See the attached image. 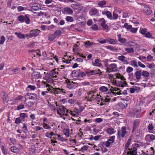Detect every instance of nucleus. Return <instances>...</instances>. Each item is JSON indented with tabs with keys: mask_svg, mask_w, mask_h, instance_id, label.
<instances>
[{
	"mask_svg": "<svg viewBox=\"0 0 155 155\" xmlns=\"http://www.w3.org/2000/svg\"><path fill=\"white\" fill-rule=\"evenodd\" d=\"M127 132L125 127L123 126L121 127V130H118L117 133L118 139H120L125 137V135Z\"/></svg>",
	"mask_w": 155,
	"mask_h": 155,
	"instance_id": "1",
	"label": "nucleus"
},
{
	"mask_svg": "<svg viewBox=\"0 0 155 155\" xmlns=\"http://www.w3.org/2000/svg\"><path fill=\"white\" fill-rule=\"evenodd\" d=\"M66 108L62 106H59L57 110V114L60 116L65 115L67 116V114H64L65 113V110Z\"/></svg>",
	"mask_w": 155,
	"mask_h": 155,
	"instance_id": "2",
	"label": "nucleus"
},
{
	"mask_svg": "<svg viewBox=\"0 0 155 155\" xmlns=\"http://www.w3.org/2000/svg\"><path fill=\"white\" fill-rule=\"evenodd\" d=\"M127 150L128 151L127 153V155H136L137 154V149L135 147L131 148H128Z\"/></svg>",
	"mask_w": 155,
	"mask_h": 155,
	"instance_id": "3",
	"label": "nucleus"
},
{
	"mask_svg": "<svg viewBox=\"0 0 155 155\" xmlns=\"http://www.w3.org/2000/svg\"><path fill=\"white\" fill-rule=\"evenodd\" d=\"M100 69H97L93 70H88L85 71V73L89 75V76L98 74L100 72Z\"/></svg>",
	"mask_w": 155,
	"mask_h": 155,
	"instance_id": "4",
	"label": "nucleus"
},
{
	"mask_svg": "<svg viewBox=\"0 0 155 155\" xmlns=\"http://www.w3.org/2000/svg\"><path fill=\"white\" fill-rule=\"evenodd\" d=\"M140 109H135L134 110L133 113H131L132 115L130 116L131 117H134L136 116V118H140L141 117V116H139L141 113Z\"/></svg>",
	"mask_w": 155,
	"mask_h": 155,
	"instance_id": "5",
	"label": "nucleus"
},
{
	"mask_svg": "<svg viewBox=\"0 0 155 155\" xmlns=\"http://www.w3.org/2000/svg\"><path fill=\"white\" fill-rule=\"evenodd\" d=\"M31 38L37 36L40 32V31L38 29L31 30L30 31Z\"/></svg>",
	"mask_w": 155,
	"mask_h": 155,
	"instance_id": "6",
	"label": "nucleus"
},
{
	"mask_svg": "<svg viewBox=\"0 0 155 155\" xmlns=\"http://www.w3.org/2000/svg\"><path fill=\"white\" fill-rule=\"evenodd\" d=\"M117 67L116 64H111L109 65L108 70H106V72L110 73L114 71V70L116 69Z\"/></svg>",
	"mask_w": 155,
	"mask_h": 155,
	"instance_id": "7",
	"label": "nucleus"
},
{
	"mask_svg": "<svg viewBox=\"0 0 155 155\" xmlns=\"http://www.w3.org/2000/svg\"><path fill=\"white\" fill-rule=\"evenodd\" d=\"M119 90L120 89L116 87H111L110 89V90L111 91L110 94H113L114 95H116V94L117 95H120L121 94V93H120L121 91L117 92H114V91H117Z\"/></svg>",
	"mask_w": 155,
	"mask_h": 155,
	"instance_id": "8",
	"label": "nucleus"
},
{
	"mask_svg": "<svg viewBox=\"0 0 155 155\" xmlns=\"http://www.w3.org/2000/svg\"><path fill=\"white\" fill-rule=\"evenodd\" d=\"M81 5L80 3L78 2H73L71 5V6L74 9H78Z\"/></svg>",
	"mask_w": 155,
	"mask_h": 155,
	"instance_id": "9",
	"label": "nucleus"
},
{
	"mask_svg": "<svg viewBox=\"0 0 155 155\" xmlns=\"http://www.w3.org/2000/svg\"><path fill=\"white\" fill-rule=\"evenodd\" d=\"M80 70H74L71 73V75L72 78H78L80 77Z\"/></svg>",
	"mask_w": 155,
	"mask_h": 155,
	"instance_id": "10",
	"label": "nucleus"
},
{
	"mask_svg": "<svg viewBox=\"0 0 155 155\" xmlns=\"http://www.w3.org/2000/svg\"><path fill=\"white\" fill-rule=\"evenodd\" d=\"M140 123V120L139 119H136L134 121L133 124V129L132 131V133H133L136 129L137 127L138 126Z\"/></svg>",
	"mask_w": 155,
	"mask_h": 155,
	"instance_id": "11",
	"label": "nucleus"
},
{
	"mask_svg": "<svg viewBox=\"0 0 155 155\" xmlns=\"http://www.w3.org/2000/svg\"><path fill=\"white\" fill-rule=\"evenodd\" d=\"M155 139V136L153 134H147L146 135L145 139L147 141H153Z\"/></svg>",
	"mask_w": 155,
	"mask_h": 155,
	"instance_id": "12",
	"label": "nucleus"
},
{
	"mask_svg": "<svg viewBox=\"0 0 155 155\" xmlns=\"http://www.w3.org/2000/svg\"><path fill=\"white\" fill-rule=\"evenodd\" d=\"M99 22H101V25L104 29H107L108 28V26L106 24V21L103 18L100 19L99 20Z\"/></svg>",
	"mask_w": 155,
	"mask_h": 155,
	"instance_id": "13",
	"label": "nucleus"
},
{
	"mask_svg": "<svg viewBox=\"0 0 155 155\" xmlns=\"http://www.w3.org/2000/svg\"><path fill=\"white\" fill-rule=\"evenodd\" d=\"M31 76L33 78L36 79H38L39 78H40L41 77V75L40 74V72L36 71L33 72Z\"/></svg>",
	"mask_w": 155,
	"mask_h": 155,
	"instance_id": "14",
	"label": "nucleus"
},
{
	"mask_svg": "<svg viewBox=\"0 0 155 155\" xmlns=\"http://www.w3.org/2000/svg\"><path fill=\"white\" fill-rule=\"evenodd\" d=\"M125 58L126 57L123 55L119 56L117 57V59L119 60L122 61V62L124 63L125 64H128V62L127 60L125 59Z\"/></svg>",
	"mask_w": 155,
	"mask_h": 155,
	"instance_id": "15",
	"label": "nucleus"
},
{
	"mask_svg": "<svg viewBox=\"0 0 155 155\" xmlns=\"http://www.w3.org/2000/svg\"><path fill=\"white\" fill-rule=\"evenodd\" d=\"M98 11L95 8H92L89 11V13L91 15H98Z\"/></svg>",
	"mask_w": 155,
	"mask_h": 155,
	"instance_id": "16",
	"label": "nucleus"
},
{
	"mask_svg": "<svg viewBox=\"0 0 155 155\" xmlns=\"http://www.w3.org/2000/svg\"><path fill=\"white\" fill-rule=\"evenodd\" d=\"M56 69H54L52 70L49 72L47 73L46 74L48 75L49 76H50L52 78L53 76L54 75H55L56 74H58V72L55 71Z\"/></svg>",
	"mask_w": 155,
	"mask_h": 155,
	"instance_id": "17",
	"label": "nucleus"
},
{
	"mask_svg": "<svg viewBox=\"0 0 155 155\" xmlns=\"http://www.w3.org/2000/svg\"><path fill=\"white\" fill-rule=\"evenodd\" d=\"M141 75V71L140 70L137 71L134 73V75L138 81L140 79Z\"/></svg>",
	"mask_w": 155,
	"mask_h": 155,
	"instance_id": "18",
	"label": "nucleus"
},
{
	"mask_svg": "<svg viewBox=\"0 0 155 155\" xmlns=\"http://www.w3.org/2000/svg\"><path fill=\"white\" fill-rule=\"evenodd\" d=\"M102 14L106 15L107 17L109 19L111 20L112 19V14L111 12L109 11L103 12L102 13Z\"/></svg>",
	"mask_w": 155,
	"mask_h": 155,
	"instance_id": "19",
	"label": "nucleus"
},
{
	"mask_svg": "<svg viewBox=\"0 0 155 155\" xmlns=\"http://www.w3.org/2000/svg\"><path fill=\"white\" fill-rule=\"evenodd\" d=\"M20 118L21 120V121L24 122L25 121V118L28 117V115L27 114L25 113H21L20 114Z\"/></svg>",
	"mask_w": 155,
	"mask_h": 155,
	"instance_id": "20",
	"label": "nucleus"
},
{
	"mask_svg": "<svg viewBox=\"0 0 155 155\" xmlns=\"http://www.w3.org/2000/svg\"><path fill=\"white\" fill-rule=\"evenodd\" d=\"M40 5L39 4H38L36 5V4H34L33 6H32L31 7V11H32V10L34 11H37L39 10V9H40Z\"/></svg>",
	"mask_w": 155,
	"mask_h": 155,
	"instance_id": "21",
	"label": "nucleus"
},
{
	"mask_svg": "<svg viewBox=\"0 0 155 155\" xmlns=\"http://www.w3.org/2000/svg\"><path fill=\"white\" fill-rule=\"evenodd\" d=\"M143 11L146 15H150L152 12L150 8L147 6L144 7Z\"/></svg>",
	"mask_w": 155,
	"mask_h": 155,
	"instance_id": "22",
	"label": "nucleus"
},
{
	"mask_svg": "<svg viewBox=\"0 0 155 155\" xmlns=\"http://www.w3.org/2000/svg\"><path fill=\"white\" fill-rule=\"evenodd\" d=\"M100 60L97 59H96L95 60V61L94 62L92 63V64L94 66H97L98 67H100L102 65L101 63H100Z\"/></svg>",
	"mask_w": 155,
	"mask_h": 155,
	"instance_id": "23",
	"label": "nucleus"
},
{
	"mask_svg": "<svg viewBox=\"0 0 155 155\" xmlns=\"http://www.w3.org/2000/svg\"><path fill=\"white\" fill-rule=\"evenodd\" d=\"M64 12L68 14H72L73 13V10L69 7L64 8Z\"/></svg>",
	"mask_w": 155,
	"mask_h": 155,
	"instance_id": "24",
	"label": "nucleus"
},
{
	"mask_svg": "<svg viewBox=\"0 0 155 155\" xmlns=\"http://www.w3.org/2000/svg\"><path fill=\"white\" fill-rule=\"evenodd\" d=\"M15 35H16L17 37L20 39H25V35L23 34H22L21 32H15Z\"/></svg>",
	"mask_w": 155,
	"mask_h": 155,
	"instance_id": "25",
	"label": "nucleus"
},
{
	"mask_svg": "<svg viewBox=\"0 0 155 155\" xmlns=\"http://www.w3.org/2000/svg\"><path fill=\"white\" fill-rule=\"evenodd\" d=\"M54 90L55 92V93L57 94H58L60 92H62V93H65L66 92L65 91H64V90L63 89H61L60 88H54Z\"/></svg>",
	"mask_w": 155,
	"mask_h": 155,
	"instance_id": "26",
	"label": "nucleus"
},
{
	"mask_svg": "<svg viewBox=\"0 0 155 155\" xmlns=\"http://www.w3.org/2000/svg\"><path fill=\"white\" fill-rule=\"evenodd\" d=\"M10 149L11 151L14 153H19L20 152L19 149L15 146L11 147L10 148Z\"/></svg>",
	"mask_w": 155,
	"mask_h": 155,
	"instance_id": "27",
	"label": "nucleus"
},
{
	"mask_svg": "<svg viewBox=\"0 0 155 155\" xmlns=\"http://www.w3.org/2000/svg\"><path fill=\"white\" fill-rule=\"evenodd\" d=\"M3 101L4 102L6 101V103H7L9 101L8 99V96L7 94L6 93H3V96L2 97Z\"/></svg>",
	"mask_w": 155,
	"mask_h": 155,
	"instance_id": "28",
	"label": "nucleus"
},
{
	"mask_svg": "<svg viewBox=\"0 0 155 155\" xmlns=\"http://www.w3.org/2000/svg\"><path fill=\"white\" fill-rule=\"evenodd\" d=\"M106 131L107 134H113L115 132V131L114 130V129L112 127L107 128Z\"/></svg>",
	"mask_w": 155,
	"mask_h": 155,
	"instance_id": "29",
	"label": "nucleus"
},
{
	"mask_svg": "<svg viewBox=\"0 0 155 155\" xmlns=\"http://www.w3.org/2000/svg\"><path fill=\"white\" fill-rule=\"evenodd\" d=\"M24 18L23 20L24 22H25L26 24H28L30 22V19L28 16V15H24Z\"/></svg>",
	"mask_w": 155,
	"mask_h": 155,
	"instance_id": "30",
	"label": "nucleus"
},
{
	"mask_svg": "<svg viewBox=\"0 0 155 155\" xmlns=\"http://www.w3.org/2000/svg\"><path fill=\"white\" fill-rule=\"evenodd\" d=\"M56 38V37L54 34H50L48 35V40L50 41H53Z\"/></svg>",
	"mask_w": 155,
	"mask_h": 155,
	"instance_id": "31",
	"label": "nucleus"
},
{
	"mask_svg": "<svg viewBox=\"0 0 155 155\" xmlns=\"http://www.w3.org/2000/svg\"><path fill=\"white\" fill-rule=\"evenodd\" d=\"M107 41L110 44H115L117 42V41L114 39H112L110 38H108L106 39Z\"/></svg>",
	"mask_w": 155,
	"mask_h": 155,
	"instance_id": "32",
	"label": "nucleus"
},
{
	"mask_svg": "<svg viewBox=\"0 0 155 155\" xmlns=\"http://www.w3.org/2000/svg\"><path fill=\"white\" fill-rule=\"evenodd\" d=\"M63 132L64 135L67 137H69V136L70 131L68 129H64L63 130Z\"/></svg>",
	"mask_w": 155,
	"mask_h": 155,
	"instance_id": "33",
	"label": "nucleus"
},
{
	"mask_svg": "<svg viewBox=\"0 0 155 155\" xmlns=\"http://www.w3.org/2000/svg\"><path fill=\"white\" fill-rule=\"evenodd\" d=\"M22 130L23 132L25 133L26 134L28 132L27 126L26 124L25 123L23 124V127L22 128Z\"/></svg>",
	"mask_w": 155,
	"mask_h": 155,
	"instance_id": "34",
	"label": "nucleus"
},
{
	"mask_svg": "<svg viewBox=\"0 0 155 155\" xmlns=\"http://www.w3.org/2000/svg\"><path fill=\"white\" fill-rule=\"evenodd\" d=\"M1 149L3 154L5 155H6L8 154L7 149L4 146L2 145L1 146Z\"/></svg>",
	"mask_w": 155,
	"mask_h": 155,
	"instance_id": "35",
	"label": "nucleus"
},
{
	"mask_svg": "<svg viewBox=\"0 0 155 155\" xmlns=\"http://www.w3.org/2000/svg\"><path fill=\"white\" fill-rule=\"evenodd\" d=\"M55 135V134L53 132H51L50 133L46 132L45 134V135L47 137H49L50 138H51L52 136Z\"/></svg>",
	"mask_w": 155,
	"mask_h": 155,
	"instance_id": "36",
	"label": "nucleus"
},
{
	"mask_svg": "<svg viewBox=\"0 0 155 155\" xmlns=\"http://www.w3.org/2000/svg\"><path fill=\"white\" fill-rule=\"evenodd\" d=\"M125 49L128 53H133L134 52V49L133 48H126Z\"/></svg>",
	"mask_w": 155,
	"mask_h": 155,
	"instance_id": "37",
	"label": "nucleus"
},
{
	"mask_svg": "<svg viewBox=\"0 0 155 155\" xmlns=\"http://www.w3.org/2000/svg\"><path fill=\"white\" fill-rule=\"evenodd\" d=\"M141 74L143 77L147 78L149 76V72L146 71H143L141 72Z\"/></svg>",
	"mask_w": 155,
	"mask_h": 155,
	"instance_id": "38",
	"label": "nucleus"
},
{
	"mask_svg": "<svg viewBox=\"0 0 155 155\" xmlns=\"http://www.w3.org/2000/svg\"><path fill=\"white\" fill-rule=\"evenodd\" d=\"M154 127L152 123L149 124L147 127V129L149 132H151V131L153 130Z\"/></svg>",
	"mask_w": 155,
	"mask_h": 155,
	"instance_id": "39",
	"label": "nucleus"
},
{
	"mask_svg": "<svg viewBox=\"0 0 155 155\" xmlns=\"http://www.w3.org/2000/svg\"><path fill=\"white\" fill-rule=\"evenodd\" d=\"M99 89L100 91L102 92H107L108 90V89L107 87L104 86L100 87Z\"/></svg>",
	"mask_w": 155,
	"mask_h": 155,
	"instance_id": "40",
	"label": "nucleus"
},
{
	"mask_svg": "<svg viewBox=\"0 0 155 155\" xmlns=\"http://www.w3.org/2000/svg\"><path fill=\"white\" fill-rule=\"evenodd\" d=\"M130 63L131 65L135 68H137L138 66L137 64V61L135 60H132L130 61Z\"/></svg>",
	"mask_w": 155,
	"mask_h": 155,
	"instance_id": "41",
	"label": "nucleus"
},
{
	"mask_svg": "<svg viewBox=\"0 0 155 155\" xmlns=\"http://www.w3.org/2000/svg\"><path fill=\"white\" fill-rule=\"evenodd\" d=\"M24 18V15H21L18 17L17 19L18 20V21L21 23H23L24 22V21L23 20V18Z\"/></svg>",
	"mask_w": 155,
	"mask_h": 155,
	"instance_id": "42",
	"label": "nucleus"
},
{
	"mask_svg": "<svg viewBox=\"0 0 155 155\" xmlns=\"http://www.w3.org/2000/svg\"><path fill=\"white\" fill-rule=\"evenodd\" d=\"M67 21L68 22H72L74 21V19L72 17L69 16H67L65 18Z\"/></svg>",
	"mask_w": 155,
	"mask_h": 155,
	"instance_id": "43",
	"label": "nucleus"
},
{
	"mask_svg": "<svg viewBox=\"0 0 155 155\" xmlns=\"http://www.w3.org/2000/svg\"><path fill=\"white\" fill-rule=\"evenodd\" d=\"M127 84L125 81H120V83L119 85V86L120 87H124V86H127Z\"/></svg>",
	"mask_w": 155,
	"mask_h": 155,
	"instance_id": "44",
	"label": "nucleus"
},
{
	"mask_svg": "<svg viewBox=\"0 0 155 155\" xmlns=\"http://www.w3.org/2000/svg\"><path fill=\"white\" fill-rule=\"evenodd\" d=\"M62 33V32L59 30H56L54 34L56 37L60 35Z\"/></svg>",
	"mask_w": 155,
	"mask_h": 155,
	"instance_id": "45",
	"label": "nucleus"
},
{
	"mask_svg": "<svg viewBox=\"0 0 155 155\" xmlns=\"http://www.w3.org/2000/svg\"><path fill=\"white\" fill-rule=\"evenodd\" d=\"M115 137L114 136H111L110 137L109 139L108 140V142H110L111 143H114V138H115Z\"/></svg>",
	"mask_w": 155,
	"mask_h": 155,
	"instance_id": "46",
	"label": "nucleus"
},
{
	"mask_svg": "<svg viewBox=\"0 0 155 155\" xmlns=\"http://www.w3.org/2000/svg\"><path fill=\"white\" fill-rule=\"evenodd\" d=\"M43 126L45 129L50 130L51 129V127L49 125L45 123H43Z\"/></svg>",
	"mask_w": 155,
	"mask_h": 155,
	"instance_id": "47",
	"label": "nucleus"
},
{
	"mask_svg": "<svg viewBox=\"0 0 155 155\" xmlns=\"http://www.w3.org/2000/svg\"><path fill=\"white\" fill-rule=\"evenodd\" d=\"M88 146L84 145L81 148L80 150H79V151H81L82 152H84V150H87L88 149Z\"/></svg>",
	"mask_w": 155,
	"mask_h": 155,
	"instance_id": "48",
	"label": "nucleus"
},
{
	"mask_svg": "<svg viewBox=\"0 0 155 155\" xmlns=\"http://www.w3.org/2000/svg\"><path fill=\"white\" fill-rule=\"evenodd\" d=\"M106 4V1L105 0H103L99 2L98 3V5L101 7H102L103 5H105Z\"/></svg>",
	"mask_w": 155,
	"mask_h": 155,
	"instance_id": "49",
	"label": "nucleus"
},
{
	"mask_svg": "<svg viewBox=\"0 0 155 155\" xmlns=\"http://www.w3.org/2000/svg\"><path fill=\"white\" fill-rule=\"evenodd\" d=\"M124 27L127 29H130L132 28V26L131 25H129L127 23H125L124 25Z\"/></svg>",
	"mask_w": 155,
	"mask_h": 155,
	"instance_id": "50",
	"label": "nucleus"
},
{
	"mask_svg": "<svg viewBox=\"0 0 155 155\" xmlns=\"http://www.w3.org/2000/svg\"><path fill=\"white\" fill-rule=\"evenodd\" d=\"M0 44L2 45L5 41V38L4 36H2L0 37Z\"/></svg>",
	"mask_w": 155,
	"mask_h": 155,
	"instance_id": "51",
	"label": "nucleus"
},
{
	"mask_svg": "<svg viewBox=\"0 0 155 155\" xmlns=\"http://www.w3.org/2000/svg\"><path fill=\"white\" fill-rule=\"evenodd\" d=\"M18 11V12H20L23 11L24 10H26V8L23 7L21 6H18L17 7Z\"/></svg>",
	"mask_w": 155,
	"mask_h": 155,
	"instance_id": "52",
	"label": "nucleus"
},
{
	"mask_svg": "<svg viewBox=\"0 0 155 155\" xmlns=\"http://www.w3.org/2000/svg\"><path fill=\"white\" fill-rule=\"evenodd\" d=\"M97 41L99 43L101 44L105 43L107 41L106 40H105L103 38H100L98 39Z\"/></svg>",
	"mask_w": 155,
	"mask_h": 155,
	"instance_id": "53",
	"label": "nucleus"
},
{
	"mask_svg": "<svg viewBox=\"0 0 155 155\" xmlns=\"http://www.w3.org/2000/svg\"><path fill=\"white\" fill-rule=\"evenodd\" d=\"M32 95H33L35 97H33L32 96H31L30 97L29 99H32L33 100H36L37 99V97L36 96V94L33 93H32Z\"/></svg>",
	"mask_w": 155,
	"mask_h": 155,
	"instance_id": "54",
	"label": "nucleus"
},
{
	"mask_svg": "<svg viewBox=\"0 0 155 155\" xmlns=\"http://www.w3.org/2000/svg\"><path fill=\"white\" fill-rule=\"evenodd\" d=\"M131 137V136L130 137V138L128 139L127 143H126L125 144V146H126L127 147V146L129 147L130 143V142H131V139L130 138V137Z\"/></svg>",
	"mask_w": 155,
	"mask_h": 155,
	"instance_id": "55",
	"label": "nucleus"
},
{
	"mask_svg": "<svg viewBox=\"0 0 155 155\" xmlns=\"http://www.w3.org/2000/svg\"><path fill=\"white\" fill-rule=\"evenodd\" d=\"M70 82L69 81L68 83L67 84V87L68 88V89H72L74 87V85L72 84H70Z\"/></svg>",
	"mask_w": 155,
	"mask_h": 155,
	"instance_id": "56",
	"label": "nucleus"
},
{
	"mask_svg": "<svg viewBox=\"0 0 155 155\" xmlns=\"http://www.w3.org/2000/svg\"><path fill=\"white\" fill-rule=\"evenodd\" d=\"M93 42L91 43L89 41H87L85 43V44L86 45V47H87L90 46L93 44Z\"/></svg>",
	"mask_w": 155,
	"mask_h": 155,
	"instance_id": "57",
	"label": "nucleus"
},
{
	"mask_svg": "<svg viewBox=\"0 0 155 155\" xmlns=\"http://www.w3.org/2000/svg\"><path fill=\"white\" fill-rule=\"evenodd\" d=\"M118 17V16L117 14H115L114 12H113V17L112 19H117Z\"/></svg>",
	"mask_w": 155,
	"mask_h": 155,
	"instance_id": "58",
	"label": "nucleus"
},
{
	"mask_svg": "<svg viewBox=\"0 0 155 155\" xmlns=\"http://www.w3.org/2000/svg\"><path fill=\"white\" fill-rule=\"evenodd\" d=\"M27 88H30L31 90L34 91L35 88L36 87L34 85H28L27 87Z\"/></svg>",
	"mask_w": 155,
	"mask_h": 155,
	"instance_id": "59",
	"label": "nucleus"
},
{
	"mask_svg": "<svg viewBox=\"0 0 155 155\" xmlns=\"http://www.w3.org/2000/svg\"><path fill=\"white\" fill-rule=\"evenodd\" d=\"M133 69L132 68L130 67H128L126 70L127 72L128 73H130L133 71Z\"/></svg>",
	"mask_w": 155,
	"mask_h": 155,
	"instance_id": "60",
	"label": "nucleus"
},
{
	"mask_svg": "<svg viewBox=\"0 0 155 155\" xmlns=\"http://www.w3.org/2000/svg\"><path fill=\"white\" fill-rule=\"evenodd\" d=\"M105 47L106 48L109 49L111 51H114V48L111 46H105Z\"/></svg>",
	"mask_w": 155,
	"mask_h": 155,
	"instance_id": "61",
	"label": "nucleus"
},
{
	"mask_svg": "<svg viewBox=\"0 0 155 155\" xmlns=\"http://www.w3.org/2000/svg\"><path fill=\"white\" fill-rule=\"evenodd\" d=\"M21 120L20 117L17 118L15 121V123L16 124H19L20 123Z\"/></svg>",
	"mask_w": 155,
	"mask_h": 155,
	"instance_id": "62",
	"label": "nucleus"
},
{
	"mask_svg": "<svg viewBox=\"0 0 155 155\" xmlns=\"http://www.w3.org/2000/svg\"><path fill=\"white\" fill-rule=\"evenodd\" d=\"M118 40L119 42L121 43H124L126 41V39L123 38H120Z\"/></svg>",
	"mask_w": 155,
	"mask_h": 155,
	"instance_id": "63",
	"label": "nucleus"
},
{
	"mask_svg": "<svg viewBox=\"0 0 155 155\" xmlns=\"http://www.w3.org/2000/svg\"><path fill=\"white\" fill-rule=\"evenodd\" d=\"M145 36L147 38H151L152 35L151 33L149 32L146 33L145 35Z\"/></svg>",
	"mask_w": 155,
	"mask_h": 155,
	"instance_id": "64",
	"label": "nucleus"
}]
</instances>
